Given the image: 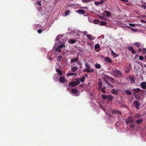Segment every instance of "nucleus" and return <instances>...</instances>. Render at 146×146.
I'll return each instance as SVG.
<instances>
[{
  "mask_svg": "<svg viewBox=\"0 0 146 146\" xmlns=\"http://www.w3.org/2000/svg\"><path fill=\"white\" fill-rule=\"evenodd\" d=\"M62 56L61 55H59L58 57V58H57L58 61V62H60L62 60Z\"/></svg>",
  "mask_w": 146,
  "mask_h": 146,
  "instance_id": "27",
  "label": "nucleus"
},
{
  "mask_svg": "<svg viewBox=\"0 0 146 146\" xmlns=\"http://www.w3.org/2000/svg\"><path fill=\"white\" fill-rule=\"evenodd\" d=\"M133 95L134 96L135 98L138 100H140L141 99V97L136 94L135 93H133Z\"/></svg>",
  "mask_w": 146,
  "mask_h": 146,
  "instance_id": "18",
  "label": "nucleus"
},
{
  "mask_svg": "<svg viewBox=\"0 0 146 146\" xmlns=\"http://www.w3.org/2000/svg\"><path fill=\"white\" fill-rule=\"evenodd\" d=\"M105 77L108 80H109L112 82H113L115 81L114 78L107 75H106L105 76Z\"/></svg>",
  "mask_w": 146,
  "mask_h": 146,
  "instance_id": "9",
  "label": "nucleus"
},
{
  "mask_svg": "<svg viewBox=\"0 0 146 146\" xmlns=\"http://www.w3.org/2000/svg\"><path fill=\"white\" fill-rule=\"evenodd\" d=\"M58 48H59L60 49L62 48L63 47H65V45L63 44H62L59 45L58 46Z\"/></svg>",
  "mask_w": 146,
  "mask_h": 146,
  "instance_id": "38",
  "label": "nucleus"
},
{
  "mask_svg": "<svg viewBox=\"0 0 146 146\" xmlns=\"http://www.w3.org/2000/svg\"><path fill=\"white\" fill-rule=\"evenodd\" d=\"M105 88H106L104 87H103L102 88H101V89H100L102 92L104 93H106V91L105 90Z\"/></svg>",
  "mask_w": 146,
  "mask_h": 146,
  "instance_id": "35",
  "label": "nucleus"
},
{
  "mask_svg": "<svg viewBox=\"0 0 146 146\" xmlns=\"http://www.w3.org/2000/svg\"><path fill=\"white\" fill-rule=\"evenodd\" d=\"M84 34L86 36H87V32L86 31H85L84 32H83Z\"/></svg>",
  "mask_w": 146,
  "mask_h": 146,
  "instance_id": "50",
  "label": "nucleus"
},
{
  "mask_svg": "<svg viewBox=\"0 0 146 146\" xmlns=\"http://www.w3.org/2000/svg\"><path fill=\"white\" fill-rule=\"evenodd\" d=\"M141 7L143 8L144 9H145L146 8V5L143 4L141 5Z\"/></svg>",
  "mask_w": 146,
  "mask_h": 146,
  "instance_id": "44",
  "label": "nucleus"
},
{
  "mask_svg": "<svg viewBox=\"0 0 146 146\" xmlns=\"http://www.w3.org/2000/svg\"><path fill=\"white\" fill-rule=\"evenodd\" d=\"M99 83H98V90H100L101 89L102 87V81L100 79H99L98 80Z\"/></svg>",
  "mask_w": 146,
  "mask_h": 146,
  "instance_id": "10",
  "label": "nucleus"
},
{
  "mask_svg": "<svg viewBox=\"0 0 146 146\" xmlns=\"http://www.w3.org/2000/svg\"><path fill=\"white\" fill-rule=\"evenodd\" d=\"M42 32V30L41 29H38L37 31V32H38V33L40 34Z\"/></svg>",
  "mask_w": 146,
  "mask_h": 146,
  "instance_id": "45",
  "label": "nucleus"
},
{
  "mask_svg": "<svg viewBox=\"0 0 146 146\" xmlns=\"http://www.w3.org/2000/svg\"><path fill=\"white\" fill-rule=\"evenodd\" d=\"M95 67L96 68H97V69H100V68H101V66L100 64L96 63L95 64Z\"/></svg>",
  "mask_w": 146,
  "mask_h": 146,
  "instance_id": "21",
  "label": "nucleus"
},
{
  "mask_svg": "<svg viewBox=\"0 0 146 146\" xmlns=\"http://www.w3.org/2000/svg\"><path fill=\"white\" fill-rule=\"evenodd\" d=\"M143 57L142 56H140L139 57V59L141 60H142L143 59Z\"/></svg>",
  "mask_w": 146,
  "mask_h": 146,
  "instance_id": "46",
  "label": "nucleus"
},
{
  "mask_svg": "<svg viewBox=\"0 0 146 146\" xmlns=\"http://www.w3.org/2000/svg\"><path fill=\"white\" fill-rule=\"evenodd\" d=\"M92 0H82V1L84 3H88L92 1Z\"/></svg>",
  "mask_w": 146,
  "mask_h": 146,
  "instance_id": "33",
  "label": "nucleus"
},
{
  "mask_svg": "<svg viewBox=\"0 0 146 146\" xmlns=\"http://www.w3.org/2000/svg\"><path fill=\"white\" fill-rule=\"evenodd\" d=\"M107 98V101L108 102H111L112 101L113 99V97L111 95H108Z\"/></svg>",
  "mask_w": 146,
  "mask_h": 146,
  "instance_id": "16",
  "label": "nucleus"
},
{
  "mask_svg": "<svg viewBox=\"0 0 146 146\" xmlns=\"http://www.w3.org/2000/svg\"><path fill=\"white\" fill-rule=\"evenodd\" d=\"M76 42V40L74 39H71L70 40V43L72 44H74Z\"/></svg>",
  "mask_w": 146,
  "mask_h": 146,
  "instance_id": "36",
  "label": "nucleus"
},
{
  "mask_svg": "<svg viewBox=\"0 0 146 146\" xmlns=\"http://www.w3.org/2000/svg\"><path fill=\"white\" fill-rule=\"evenodd\" d=\"M59 80L61 83H64L66 81L65 78L63 76L60 77L59 79Z\"/></svg>",
  "mask_w": 146,
  "mask_h": 146,
  "instance_id": "11",
  "label": "nucleus"
},
{
  "mask_svg": "<svg viewBox=\"0 0 146 146\" xmlns=\"http://www.w3.org/2000/svg\"><path fill=\"white\" fill-rule=\"evenodd\" d=\"M134 44L136 47L138 48L140 47V44L139 42H135L134 43Z\"/></svg>",
  "mask_w": 146,
  "mask_h": 146,
  "instance_id": "28",
  "label": "nucleus"
},
{
  "mask_svg": "<svg viewBox=\"0 0 146 146\" xmlns=\"http://www.w3.org/2000/svg\"><path fill=\"white\" fill-rule=\"evenodd\" d=\"M41 1H40L37 2V3L40 6L41 5Z\"/></svg>",
  "mask_w": 146,
  "mask_h": 146,
  "instance_id": "48",
  "label": "nucleus"
},
{
  "mask_svg": "<svg viewBox=\"0 0 146 146\" xmlns=\"http://www.w3.org/2000/svg\"><path fill=\"white\" fill-rule=\"evenodd\" d=\"M141 86L142 88L143 89H146V82H142L141 84Z\"/></svg>",
  "mask_w": 146,
  "mask_h": 146,
  "instance_id": "13",
  "label": "nucleus"
},
{
  "mask_svg": "<svg viewBox=\"0 0 146 146\" xmlns=\"http://www.w3.org/2000/svg\"><path fill=\"white\" fill-rule=\"evenodd\" d=\"M86 68H85L83 70V72H86Z\"/></svg>",
  "mask_w": 146,
  "mask_h": 146,
  "instance_id": "59",
  "label": "nucleus"
},
{
  "mask_svg": "<svg viewBox=\"0 0 146 146\" xmlns=\"http://www.w3.org/2000/svg\"><path fill=\"white\" fill-rule=\"evenodd\" d=\"M80 87H83V85L82 84H81L80 85Z\"/></svg>",
  "mask_w": 146,
  "mask_h": 146,
  "instance_id": "62",
  "label": "nucleus"
},
{
  "mask_svg": "<svg viewBox=\"0 0 146 146\" xmlns=\"http://www.w3.org/2000/svg\"><path fill=\"white\" fill-rule=\"evenodd\" d=\"M144 66L146 68V65H145V64H144Z\"/></svg>",
  "mask_w": 146,
  "mask_h": 146,
  "instance_id": "63",
  "label": "nucleus"
},
{
  "mask_svg": "<svg viewBox=\"0 0 146 146\" xmlns=\"http://www.w3.org/2000/svg\"><path fill=\"white\" fill-rule=\"evenodd\" d=\"M127 27L129 28L132 31H136V30L135 29L131 27H130L129 26H127Z\"/></svg>",
  "mask_w": 146,
  "mask_h": 146,
  "instance_id": "43",
  "label": "nucleus"
},
{
  "mask_svg": "<svg viewBox=\"0 0 146 146\" xmlns=\"http://www.w3.org/2000/svg\"><path fill=\"white\" fill-rule=\"evenodd\" d=\"M121 1L124 2H128V0H121Z\"/></svg>",
  "mask_w": 146,
  "mask_h": 146,
  "instance_id": "53",
  "label": "nucleus"
},
{
  "mask_svg": "<svg viewBox=\"0 0 146 146\" xmlns=\"http://www.w3.org/2000/svg\"><path fill=\"white\" fill-rule=\"evenodd\" d=\"M87 37L90 40H93V38L90 35L88 34L87 36Z\"/></svg>",
  "mask_w": 146,
  "mask_h": 146,
  "instance_id": "31",
  "label": "nucleus"
},
{
  "mask_svg": "<svg viewBox=\"0 0 146 146\" xmlns=\"http://www.w3.org/2000/svg\"><path fill=\"white\" fill-rule=\"evenodd\" d=\"M71 92L72 93L76 94L78 93V91L76 89H73L71 90Z\"/></svg>",
  "mask_w": 146,
  "mask_h": 146,
  "instance_id": "20",
  "label": "nucleus"
},
{
  "mask_svg": "<svg viewBox=\"0 0 146 146\" xmlns=\"http://www.w3.org/2000/svg\"><path fill=\"white\" fill-rule=\"evenodd\" d=\"M141 22H142L143 23H146V22L145 21L143 20H141Z\"/></svg>",
  "mask_w": 146,
  "mask_h": 146,
  "instance_id": "56",
  "label": "nucleus"
},
{
  "mask_svg": "<svg viewBox=\"0 0 146 146\" xmlns=\"http://www.w3.org/2000/svg\"><path fill=\"white\" fill-rule=\"evenodd\" d=\"M104 80L106 81V83L107 84H110L109 83L108 81H107V80L106 79H104Z\"/></svg>",
  "mask_w": 146,
  "mask_h": 146,
  "instance_id": "54",
  "label": "nucleus"
},
{
  "mask_svg": "<svg viewBox=\"0 0 146 146\" xmlns=\"http://www.w3.org/2000/svg\"><path fill=\"white\" fill-rule=\"evenodd\" d=\"M113 76L115 77H121L123 76L122 72L116 69L113 70L112 71Z\"/></svg>",
  "mask_w": 146,
  "mask_h": 146,
  "instance_id": "1",
  "label": "nucleus"
},
{
  "mask_svg": "<svg viewBox=\"0 0 146 146\" xmlns=\"http://www.w3.org/2000/svg\"><path fill=\"white\" fill-rule=\"evenodd\" d=\"M85 66L87 67L86 70V71L88 73H89L90 72H93L94 71V70L90 68V65L88 64L87 63L85 64Z\"/></svg>",
  "mask_w": 146,
  "mask_h": 146,
  "instance_id": "3",
  "label": "nucleus"
},
{
  "mask_svg": "<svg viewBox=\"0 0 146 146\" xmlns=\"http://www.w3.org/2000/svg\"><path fill=\"white\" fill-rule=\"evenodd\" d=\"M105 60L108 63H111L112 62V61L110 58L108 57H105L104 58Z\"/></svg>",
  "mask_w": 146,
  "mask_h": 146,
  "instance_id": "19",
  "label": "nucleus"
},
{
  "mask_svg": "<svg viewBox=\"0 0 146 146\" xmlns=\"http://www.w3.org/2000/svg\"><path fill=\"white\" fill-rule=\"evenodd\" d=\"M76 82H71L69 83V86L72 87H75L79 85L80 83V81L79 79L77 78L75 79Z\"/></svg>",
  "mask_w": 146,
  "mask_h": 146,
  "instance_id": "2",
  "label": "nucleus"
},
{
  "mask_svg": "<svg viewBox=\"0 0 146 146\" xmlns=\"http://www.w3.org/2000/svg\"><path fill=\"white\" fill-rule=\"evenodd\" d=\"M112 113L113 114H121V112L117 110H112Z\"/></svg>",
  "mask_w": 146,
  "mask_h": 146,
  "instance_id": "14",
  "label": "nucleus"
},
{
  "mask_svg": "<svg viewBox=\"0 0 146 146\" xmlns=\"http://www.w3.org/2000/svg\"><path fill=\"white\" fill-rule=\"evenodd\" d=\"M74 74H74V73H70L69 74H67V75L68 76H71V75H74Z\"/></svg>",
  "mask_w": 146,
  "mask_h": 146,
  "instance_id": "49",
  "label": "nucleus"
},
{
  "mask_svg": "<svg viewBox=\"0 0 146 146\" xmlns=\"http://www.w3.org/2000/svg\"><path fill=\"white\" fill-rule=\"evenodd\" d=\"M95 4L96 5H97L100 4L99 3V2H96L95 3Z\"/></svg>",
  "mask_w": 146,
  "mask_h": 146,
  "instance_id": "52",
  "label": "nucleus"
},
{
  "mask_svg": "<svg viewBox=\"0 0 146 146\" xmlns=\"http://www.w3.org/2000/svg\"><path fill=\"white\" fill-rule=\"evenodd\" d=\"M55 50L56 51L59 52H60L61 51V49H60L59 48H58V46L56 48Z\"/></svg>",
  "mask_w": 146,
  "mask_h": 146,
  "instance_id": "37",
  "label": "nucleus"
},
{
  "mask_svg": "<svg viewBox=\"0 0 146 146\" xmlns=\"http://www.w3.org/2000/svg\"><path fill=\"white\" fill-rule=\"evenodd\" d=\"M127 49L130 50L132 54H134L136 53V51L132 47H127Z\"/></svg>",
  "mask_w": 146,
  "mask_h": 146,
  "instance_id": "7",
  "label": "nucleus"
},
{
  "mask_svg": "<svg viewBox=\"0 0 146 146\" xmlns=\"http://www.w3.org/2000/svg\"><path fill=\"white\" fill-rule=\"evenodd\" d=\"M78 58L77 57L74 59H71L70 61V63L72 64L74 62H77L78 61Z\"/></svg>",
  "mask_w": 146,
  "mask_h": 146,
  "instance_id": "15",
  "label": "nucleus"
},
{
  "mask_svg": "<svg viewBox=\"0 0 146 146\" xmlns=\"http://www.w3.org/2000/svg\"><path fill=\"white\" fill-rule=\"evenodd\" d=\"M78 69V67H77L74 66L72 67L71 68L72 71V72H74L75 71L77 70Z\"/></svg>",
  "mask_w": 146,
  "mask_h": 146,
  "instance_id": "22",
  "label": "nucleus"
},
{
  "mask_svg": "<svg viewBox=\"0 0 146 146\" xmlns=\"http://www.w3.org/2000/svg\"><path fill=\"white\" fill-rule=\"evenodd\" d=\"M84 75L86 77V78H87L88 77V75L87 74H84Z\"/></svg>",
  "mask_w": 146,
  "mask_h": 146,
  "instance_id": "58",
  "label": "nucleus"
},
{
  "mask_svg": "<svg viewBox=\"0 0 146 146\" xmlns=\"http://www.w3.org/2000/svg\"><path fill=\"white\" fill-rule=\"evenodd\" d=\"M125 93L128 95H130L131 94V91L128 90H126L125 91Z\"/></svg>",
  "mask_w": 146,
  "mask_h": 146,
  "instance_id": "25",
  "label": "nucleus"
},
{
  "mask_svg": "<svg viewBox=\"0 0 146 146\" xmlns=\"http://www.w3.org/2000/svg\"><path fill=\"white\" fill-rule=\"evenodd\" d=\"M108 95H104L102 94L101 95V96L104 100H105L107 98Z\"/></svg>",
  "mask_w": 146,
  "mask_h": 146,
  "instance_id": "26",
  "label": "nucleus"
},
{
  "mask_svg": "<svg viewBox=\"0 0 146 146\" xmlns=\"http://www.w3.org/2000/svg\"><path fill=\"white\" fill-rule=\"evenodd\" d=\"M118 90H119L118 89H115L114 88L111 90V92L114 95H116L117 94Z\"/></svg>",
  "mask_w": 146,
  "mask_h": 146,
  "instance_id": "8",
  "label": "nucleus"
},
{
  "mask_svg": "<svg viewBox=\"0 0 146 146\" xmlns=\"http://www.w3.org/2000/svg\"><path fill=\"white\" fill-rule=\"evenodd\" d=\"M93 22H94V24H97L99 23L100 21H99V20L98 19H95L94 20Z\"/></svg>",
  "mask_w": 146,
  "mask_h": 146,
  "instance_id": "32",
  "label": "nucleus"
},
{
  "mask_svg": "<svg viewBox=\"0 0 146 146\" xmlns=\"http://www.w3.org/2000/svg\"><path fill=\"white\" fill-rule=\"evenodd\" d=\"M111 54L113 55V56H114L115 57H117V56H118V55L116 54L113 51H112Z\"/></svg>",
  "mask_w": 146,
  "mask_h": 146,
  "instance_id": "30",
  "label": "nucleus"
},
{
  "mask_svg": "<svg viewBox=\"0 0 146 146\" xmlns=\"http://www.w3.org/2000/svg\"><path fill=\"white\" fill-rule=\"evenodd\" d=\"M70 12V11L69 10H67L66 11V12H65V15L66 16L68 15L69 14Z\"/></svg>",
  "mask_w": 146,
  "mask_h": 146,
  "instance_id": "42",
  "label": "nucleus"
},
{
  "mask_svg": "<svg viewBox=\"0 0 146 146\" xmlns=\"http://www.w3.org/2000/svg\"><path fill=\"white\" fill-rule=\"evenodd\" d=\"M85 78L84 77H83L80 79V81L82 82H84Z\"/></svg>",
  "mask_w": 146,
  "mask_h": 146,
  "instance_id": "41",
  "label": "nucleus"
},
{
  "mask_svg": "<svg viewBox=\"0 0 146 146\" xmlns=\"http://www.w3.org/2000/svg\"><path fill=\"white\" fill-rule=\"evenodd\" d=\"M100 48V44H96L94 46V49L96 52H98L100 50L99 48Z\"/></svg>",
  "mask_w": 146,
  "mask_h": 146,
  "instance_id": "6",
  "label": "nucleus"
},
{
  "mask_svg": "<svg viewBox=\"0 0 146 146\" xmlns=\"http://www.w3.org/2000/svg\"><path fill=\"white\" fill-rule=\"evenodd\" d=\"M145 59L146 60V55H145Z\"/></svg>",
  "mask_w": 146,
  "mask_h": 146,
  "instance_id": "64",
  "label": "nucleus"
},
{
  "mask_svg": "<svg viewBox=\"0 0 146 146\" xmlns=\"http://www.w3.org/2000/svg\"><path fill=\"white\" fill-rule=\"evenodd\" d=\"M129 78H130V82L131 83H134L135 81V78L133 76H129Z\"/></svg>",
  "mask_w": 146,
  "mask_h": 146,
  "instance_id": "12",
  "label": "nucleus"
},
{
  "mask_svg": "<svg viewBox=\"0 0 146 146\" xmlns=\"http://www.w3.org/2000/svg\"><path fill=\"white\" fill-rule=\"evenodd\" d=\"M56 72L60 75H62V71L58 69H57L56 70Z\"/></svg>",
  "mask_w": 146,
  "mask_h": 146,
  "instance_id": "23",
  "label": "nucleus"
},
{
  "mask_svg": "<svg viewBox=\"0 0 146 146\" xmlns=\"http://www.w3.org/2000/svg\"><path fill=\"white\" fill-rule=\"evenodd\" d=\"M100 18L101 19H103V18L104 17L102 16H100Z\"/></svg>",
  "mask_w": 146,
  "mask_h": 146,
  "instance_id": "60",
  "label": "nucleus"
},
{
  "mask_svg": "<svg viewBox=\"0 0 146 146\" xmlns=\"http://www.w3.org/2000/svg\"><path fill=\"white\" fill-rule=\"evenodd\" d=\"M146 53V48H143L142 50V53L143 54H145Z\"/></svg>",
  "mask_w": 146,
  "mask_h": 146,
  "instance_id": "39",
  "label": "nucleus"
},
{
  "mask_svg": "<svg viewBox=\"0 0 146 146\" xmlns=\"http://www.w3.org/2000/svg\"><path fill=\"white\" fill-rule=\"evenodd\" d=\"M106 11V15L108 17L110 16L111 15V13L109 11Z\"/></svg>",
  "mask_w": 146,
  "mask_h": 146,
  "instance_id": "40",
  "label": "nucleus"
},
{
  "mask_svg": "<svg viewBox=\"0 0 146 146\" xmlns=\"http://www.w3.org/2000/svg\"><path fill=\"white\" fill-rule=\"evenodd\" d=\"M133 104L136 109L139 110V106H140V104L138 101L135 100H134L133 103Z\"/></svg>",
  "mask_w": 146,
  "mask_h": 146,
  "instance_id": "5",
  "label": "nucleus"
},
{
  "mask_svg": "<svg viewBox=\"0 0 146 146\" xmlns=\"http://www.w3.org/2000/svg\"><path fill=\"white\" fill-rule=\"evenodd\" d=\"M100 23L101 25H105L107 24V23L106 22L103 21H101Z\"/></svg>",
  "mask_w": 146,
  "mask_h": 146,
  "instance_id": "34",
  "label": "nucleus"
},
{
  "mask_svg": "<svg viewBox=\"0 0 146 146\" xmlns=\"http://www.w3.org/2000/svg\"><path fill=\"white\" fill-rule=\"evenodd\" d=\"M129 25L130 26L132 27H135V24H134L129 23Z\"/></svg>",
  "mask_w": 146,
  "mask_h": 146,
  "instance_id": "47",
  "label": "nucleus"
},
{
  "mask_svg": "<svg viewBox=\"0 0 146 146\" xmlns=\"http://www.w3.org/2000/svg\"><path fill=\"white\" fill-rule=\"evenodd\" d=\"M130 126H131V127H134V126H133V125H132V124L131 125H130Z\"/></svg>",
  "mask_w": 146,
  "mask_h": 146,
  "instance_id": "61",
  "label": "nucleus"
},
{
  "mask_svg": "<svg viewBox=\"0 0 146 146\" xmlns=\"http://www.w3.org/2000/svg\"><path fill=\"white\" fill-rule=\"evenodd\" d=\"M141 90L139 88H137L135 89L133 91V93H135V92H139Z\"/></svg>",
  "mask_w": 146,
  "mask_h": 146,
  "instance_id": "24",
  "label": "nucleus"
},
{
  "mask_svg": "<svg viewBox=\"0 0 146 146\" xmlns=\"http://www.w3.org/2000/svg\"><path fill=\"white\" fill-rule=\"evenodd\" d=\"M143 121L142 119H138L136 121V123L137 124H140Z\"/></svg>",
  "mask_w": 146,
  "mask_h": 146,
  "instance_id": "29",
  "label": "nucleus"
},
{
  "mask_svg": "<svg viewBox=\"0 0 146 146\" xmlns=\"http://www.w3.org/2000/svg\"><path fill=\"white\" fill-rule=\"evenodd\" d=\"M77 12L83 15L85 13V11L82 9H79L77 11Z\"/></svg>",
  "mask_w": 146,
  "mask_h": 146,
  "instance_id": "17",
  "label": "nucleus"
},
{
  "mask_svg": "<svg viewBox=\"0 0 146 146\" xmlns=\"http://www.w3.org/2000/svg\"><path fill=\"white\" fill-rule=\"evenodd\" d=\"M125 122L127 124L129 123H132L133 122V118L129 116L128 118L125 119Z\"/></svg>",
  "mask_w": 146,
  "mask_h": 146,
  "instance_id": "4",
  "label": "nucleus"
},
{
  "mask_svg": "<svg viewBox=\"0 0 146 146\" xmlns=\"http://www.w3.org/2000/svg\"><path fill=\"white\" fill-rule=\"evenodd\" d=\"M104 3V1L103 0H101L99 2V3L100 4H102Z\"/></svg>",
  "mask_w": 146,
  "mask_h": 146,
  "instance_id": "51",
  "label": "nucleus"
},
{
  "mask_svg": "<svg viewBox=\"0 0 146 146\" xmlns=\"http://www.w3.org/2000/svg\"><path fill=\"white\" fill-rule=\"evenodd\" d=\"M139 117V114H137L136 115V116L135 117V118H137V117Z\"/></svg>",
  "mask_w": 146,
  "mask_h": 146,
  "instance_id": "55",
  "label": "nucleus"
},
{
  "mask_svg": "<svg viewBox=\"0 0 146 146\" xmlns=\"http://www.w3.org/2000/svg\"><path fill=\"white\" fill-rule=\"evenodd\" d=\"M138 50L139 52H141L142 51V49L141 48H139L138 49Z\"/></svg>",
  "mask_w": 146,
  "mask_h": 146,
  "instance_id": "57",
  "label": "nucleus"
}]
</instances>
